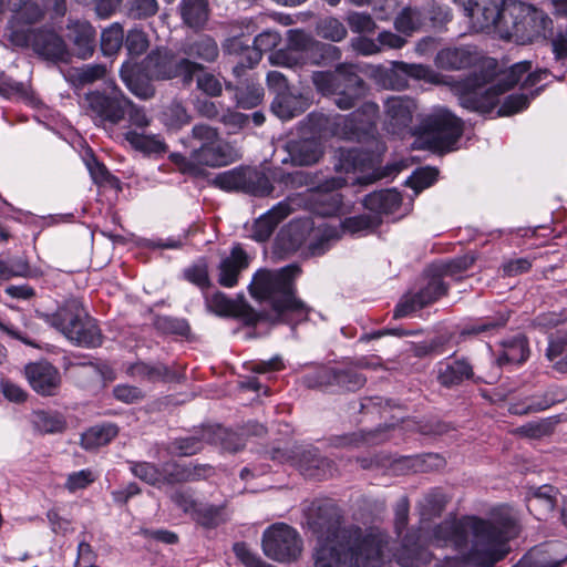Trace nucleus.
I'll list each match as a JSON object with an SVG mask.
<instances>
[{
  "instance_id": "1",
  "label": "nucleus",
  "mask_w": 567,
  "mask_h": 567,
  "mask_svg": "<svg viewBox=\"0 0 567 567\" xmlns=\"http://www.w3.org/2000/svg\"><path fill=\"white\" fill-rule=\"evenodd\" d=\"M520 532L517 511L508 505L494 508L488 519L463 516L433 528L432 544L453 547L477 567H493L507 551V543Z\"/></svg>"
},
{
  "instance_id": "2",
  "label": "nucleus",
  "mask_w": 567,
  "mask_h": 567,
  "mask_svg": "<svg viewBox=\"0 0 567 567\" xmlns=\"http://www.w3.org/2000/svg\"><path fill=\"white\" fill-rule=\"evenodd\" d=\"M308 524L318 538L315 567H381L385 536L363 533L358 527L341 528V513L331 502L313 504Z\"/></svg>"
},
{
  "instance_id": "3",
  "label": "nucleus",
  "mask_w": 567,
  "mask_h": 567,
  "mask_svg": "<svg viewBox=\"0 0 567 567\" xmlns=\"http://www.w3.org/2000/svg\"><path fill=\"white\" fill-rule=\"evenodd\" d=\"M297 265H288L278 270H258L249 285L250 295L258 300H266L280 317L287 321L292 315L297 321L308 318V306L296 297L295 279L299 276Z\"/></svg>"
},
{
  "instance_id": "4",
  "label": "nucleus",
  "mask_w": 567,
  "mask_h": 567,
  "mask_svg": "<svg viewBox=\"0 0 567 567\" xmlns=\"http://www.w3.org/2000/svg\"><path fill=\"white\" fill-rule=\"evenodd\" d=\"M530 69V61L518 62L512 65L497 83L488 86H486L485 80L475 73L455 82L452 90L458 96L460 104L464 109L486 114L497 104L498 95L514 86Z\"/></svg>"
},
{
  "instance_id": "5",
  "label": "nucleus",
  "mask_w": 567,
  "mask_h": 567,
  "mask_svg": "<svg viewBox=\"0 0 567 567\" xmlns=\"http://www.w3.org/2000/svg\"><path fill=\"white\" fill-rule=\"evenodd\" d=\"M311 78L317 91L332 96L334 105L343 111L355 107L365 95L364 81L352 64L340 63L334 71H317Z\"/></svg>"
},
{
  "instance_id": "6",
  "label": "nucleus",
  "mask_w": 567,
  "mask_h": 567,
  "mask_svg": "<svg viewBox=\"0 0 567 567\" xmlns=\"http://www.w3.org/2000/svg\"><path fill=\"white\" fill-rule=\"evenodd\" d=\"M45 321L76 346L95 348L102 344L96 321L85 312L78 299L65 300L54 313L45 316Z\"/></svg>"
},
{
  "instance_id": "7",
  "label": "nucleus",
  "mask_w": 567,
  "mask_h": 567,
  "mask_svg": "<svg viewBox=\"0 0 567 567\" xmlns=\"http://www.w3.org/2000/svg\"><path fill=\"white\" fill-rule=\"evenodd\" d=\"M462 133V121L446 109L435 110L424 116L412 131L417 147L441 152L452 151Z\"/></svg>"
},
{
  "instance_id": "8",
  "label": "nucleus",
  "mask_w": 567,
  "mask_h": 567,
  "mask_svg": "<svg viewBox=\"0 0 567 567\" xmlns=\"http://www.w3.org/2000/svg\"><path fill=\"white\" fill-rule=\"evenodd\" d=\"M502 38L530 43L545 39L553 21L543 11L524 3H509L503 18Z\"/></svg>"
},
{
  "instance_id": "9",
  "label": "nucleus",
  "mask_w": 567,
  "mask_h": 567,
  "mask_svg": "<svg viewBox=\"0 0 567 567\" xmlns=\"http://www.w3.org/2000/svg\"><path fill=\"white\" fill-rule=\"evenodd\" d=\"M85 112L95 125L115 127L126 118L130 97L111 82L104 90L90 91L84 96Z\"/></svg>"
},
{
  "instance_id": "10",
  "label": "nucleus",
  "mask_w": 567,
  "mask_h": 567,
  "mask_svg": "<svg viewBox=\"0 0 567 567\" xmlns=\"http://www.w3.org/2000/svg\"><path fill=\"white\" fill-rule=\"evenodd\" d=\"M192 138L198 143L192 151L198 171L200 166L219 167L234 162V150L220 137L217 128L196 124L192 128Z\"/></svg>"
},
{
  "instance_id": "11",
  "label": "nucleus",
  "mask_w": 567,
  "mask_h": 567,
  "mask_svg": "<svg viewBox=\"0 0 567 567\" xmlns=\"http://www.w3.org/2000/svg\"><path fill=\"white\" fill-rule=\"evenodd\" d=\"M378 116L379 105L371 101L364 102L348 115H334L331 132L340 138L360 142L374 135Z\"/></svg>"
},
{
  "instance_id": "12",
  "label": "nucleus",
  "mask_w": 567,
  "mask_h": 567,
  "mask_svg": "<svg viewBox=\"0 0 567 567\" xmlns=\"http://www.w3.org/2000/svg\"><path fill=\"white\" fill-rule=\"evenodd\" d=\"M264 554L276 561L296 560L302 551V540L296 529L284 523L268 527L261 539Z\"/></svg>"
},
{
  "instance_id": "13",
  "label": "nucleus",
  "mask_w": 567,
  "mask_h": 567,
  "mask_svg": "<svg viewBox=\"0 0 567 567\" xmlns=\"http://www.w3.org/2000/svg\"><path fill=\"white\" fill-rule=\"evenodd\" d=\"M143 65L148 79L168 80L181 75L186 83H190L194 75L203 71L202 63L189 59L175 60L168 52L159 50L151 52Z\"/></svg>"
},
{
  "instance_id": "14",
  "label": "nucleus",
  "mask_w": 567,
  "mask_h": 567,
  "mask_svg": "<svg viewBox=\"0 0 567 567\" xmlns=\"http://www.w3.org/2000/svg\"><path fill=\"white\" fill-rule=\"evenodd\" d=\"M462 7L476 32L495 30L502 37L503 18L509 3L504 0H452Z\"/></svg>"
},
{
  "instance_id": "15",
  "label": "nucleus",
  "mask_w": 567,
  "mask_h": 567,
  "mask_svg": "<svg viewBox=\"0 0 567 567\" xmlns=\"http://www.w3.org/2000/svg\"><path fill=\"white\" fill-rule=\"evenodd\" d=\"M11 41L17 45H31L35 53L50 61H68L70 53L63 39L49 30L13 31Z\"/></svg>"
},
{
  "instance_id": "16",
  "label": "nucleus",
  "mask_w": 567,
  "mask_h": 567,
  "mask_svg": "<svg viewBox=\"0 0 567 567\" xmlns=\"http://www.w3.org/2000/svg\"><path fill=\"white\" fill-rule=\"evenodd\" d=\"M449 286L444 280L434 271L429 276L425 281L417 288L405 293L401 301L394 309V318H403L410 313L420 310L435 301L442 296L446 295Z\"/></svg>"
},
{
  "instance_id": "17",
  "label": "nucleus",
  "mask_w": 567,
  "mask_h": 567,
  "mask_svg": "<svg viewBox=\"0 0 567 567\" xmlns=\"http://www.w3.org/2000/svg\"><path fill=\"white\" fill-rule=\"evenodd\" d=\"M415 102L406 96H390L384 102L385 127L392 134H401L410 127Z\"/></svg>"
},
{
  "instance_id": "18",
  "label": "nucleus",
  "mask_w": 567,
  "mask_h": 567,
  "mask_svg": "<svg viewBox=\"0 0 567 567\" xmlns=\"http://www.w3.org/2000/svg\"><path fill=\"white\" fill-rule=\"evenodd\" d=\"M295 457L300 472L307 477L323 480L331 477L336 471L333 461L322 456L315 447L298 449Z\"/></svg>"
},
{
  "instance_id": "19",
  "label": "nucleus",
  "mask_w": 567,
  "mask_h": 567,
  "mask_svg": "<svg viewBox=\"0 0 567 567\" xmlns=\"http://www.w3.org/2000/svg\"><path fill=\"white\" fill-rule=\"evenodd\" d=\"M206 307L217 316L241 318L248 324H255L258 320L257 313L248 305L229 299L220 291L206 297Z\"/></svg>"
},
{
  "instance_id": "20",
  "label": "nucleus",
  "mask_w": 567,
  "mask_h": 567,
  "mask_svg": "<svg viewBox=\"0 0 567 567\" xmlns=\"http://www.w3.org/2000/svg\"><path fill=\"white\" fill-rule=\"evenodd\" d=\"M179 52L194 62L214 63L219 56V47L217 41L209 34H198L187 38L183 41ZM205 66H203V71Z\"/></svg>"
},
{
  "instance_id": "21",
  "label": "nucleus",
  "mask_w": 567,
  "mask_h": 567,
  "mask_svg": "<svg viewBox=\"0 0 567 567\" xmlns=\"http://www.w3.org/2000/svg\"><path fill=\"white\" fill-rule=\"evenodd\" d=\"M25 377L32 389L42 395H54L61 382L59 371L47 361L28 364Z\"/></svg>"
},
{
  "instance_id": "22",
  "label": "nucleus",
  "mask_w": 567,
  "mask_h": 567,
  "mask_svg": "<svg viewBox=\"0 0 567 567\" xmlns=\"http://www.w3.org/2000/svg\"><path fill=\"white\" fill-rule=\"evenodd\" d=\"M346 184L342 177H331L318 186V192L313 195V212L320 216H333L341 209V196L334 190Z\"/></svg>"
},
{
  "instance_id": "23",
  "label": "nucleus",
  "mask_w": 567,
  "mask_h": 567,
  "mask_svg": "<svg viewBox=\"0 0 567 567\" xmlns=\"http://www.w3.org/2000/svg\"><path fill=\"white\" fill-rule=\"evenodd\" d=\"M480 60L477 50L470 45L449 47L440 50L434 59L439 69L461 71L476 64Z\"/></svg>"
},
{
  "instance_id": "24",
  "label": "nucleus",
  "mask_w": 567,
  "mask_h": 567,
  "mask_svg": "<svg viewBox=\"0 0 567 567\" xmlns=\"http://www.w3.org/2000/svg\"><path fill=\"white\" fill-rule=\"evenodd\" d=\"M96 31L87 21H70L68 39L73 44L74 54L80 59H89L95 50Z\"/></svg>"
},
{
  "instance_id": "25",
  "label": "nucleus",
  "mask_w": 567,
  "mask_h": 567,
  "mask_svg": "<svg viewBox=\"0 0 567 567\" xmlns=\"http://www.w3.org/2000/svg\"><path fill=\"white\" fill-rule=\"evenodd\" d=\"M474 378L473 365L466 358L441 361L436 365V379L444 388L460 385Z\"/></svg>"
},
{
  "instance_id": "26",
  "label": "nucleus",
  "mask_w": 567,
  "mask_h": 567,
  "mask_svg": "<svg viewBox=\"0 0 567 567\" xmlns=\"http://www.w3.org/2000/svg\"><path fill=\"white\" fill-rule=\"evenodd\" d=\"M249 265L248 256L240 246L233 247L229 256L219 264L218 284L226 288L237 285L240 272Z\"/></svg>"
},
{
  "instance_id": "27",
  "label": "nucleus",
  "mask_w": 567,
  "mask_h": 567,
  "mask_svg": "<svg viewBox=\"0 0 567 567\" xmlns=\"http://www.w3.org/2000/svg\"><path fill=\"white\" fill-rule=\"evenodd\" d=\"M558 491L551 485L529 489L526 496L527 509L539 520L546 519L557 504Z\"/></svg>"
},
{
  "instance_id": "28",
  "label": "nucleus",
  "mask_w": 567,
  "mask_h": 567,
  "mask_svg": "<svg viewBox=\"0 0 567 567\" xmlns=\"http://www.w3.org/2000/svg\"><path fill=\"white\" fill-rule=\"evenodd\" d=\"M281 41V37L276 31H264L259 33L255 40L254 45L247 49V62H241L234 66V73L240 76L246 69H251L261 60L262 53L272 50Z\"/></svg>"
},
{
  "instance_id": "29",
  "label": "nucleus",
  "mask_w": 567,
  "mask_h": 567,
  "mask_svg": "<svg viewBox=\"0 0 567 567\" xmlns=\"http://www.w3.org/2000/svg\"><path fill=\"white\" fill-rule=\"evenodd\" d=\"M394 557L402 567H421L431 561L432 555L412 535H406Z\"/></svg>"
},
{
  "instance_id": "30",
  "label": "nucleus",
  "mask_w": 567,
  "mask_h": 567,
  "mask_svg": "<svg viewBox=\"0 0 567 567\" xmlns=\"http://www.w3.org/2000/svg\"><path fill=\"white\" fill-rule=\"evenodd\" d=\"M290 213L291 207L288 203L281 202L277 204L255 221L251 237L257 241H266L272 235L278 224L288 217Z\"/></svg>"
},
{
  "instance_id": "31",
  "label": "nucleus",
  "mask_w": 567,
  "mask_h": 567,
  "mask_svg": "<svg viewBox=\"0 0 567 567\" xmlns=\"http://www.w3.org/2000/svg\"><path fill=\"white\" fill-rule=\"evenodd\" d=\"M213 472L206 464H167L163 470V483L175 484L193 482L208 477Z\"/></svg>"
},
{
  "instance_id": "32",
  "label": "nucleus",
  "mask_w": 567,
  "mask_h": 567,
  "mask_svg": "<svg viewBox=\"0 0 567 567\" xmlns=\"http://www.w3.org/2000/svg\"><path fill=\"white\" fill-rule=\"evenodd\" d=\"M287 151L291 163L297 166L316 164L323 154L320 143L311 138L290 141Z\"/></svg>"
},
{
  "instance_id": "33",
  "label": "nucleus",
  "mask_w": 567,
  "mask_h": 567,
  "mask_svg": "<svg viewBox=\"0 0 567 567\" xmlns=\"http://www.w3.org/2000/svg\"><path fill=\"white\" fill-rule=\"evenodd\" d=\"M567 393L559 386L548 388L542 395H534L527 405H512L509 412L513 414H527L549 409L556 403L565 401Z\"/></svg>"
},
{
  "instance_id": "34",
  "label": "nucleus",
  "mask_w": 567,
  "mask_h": 567,
  "mask_svg": "<svg viewBox=\"0 0 567 567\" xmlns=\"http://www.w3.org/2000/svg\"><path fill=\"white\" fill-rule=\"evenodd\" d=\"M551 368L559 373H567V327L557 330L548 337L545 351Z\"/></svg>"
},
{
  "instance_id": "35",
  "label": "nucleus",
  "mask_w": 567,
  "mask_h": 567,
  "mask_svg": "<svg viewBox=\"0 0 567 567\" xmlns=\"http://www.w3.org/2000/svg\"><path fill=\"white\" fill-rule=\"evenodd\" d=\"M120 78L135 96L142 100H148L154 96L155 90L153 85L140 76L136 66L132 62L126 61L122 64Z\"/></svg>"
},
{
  "instance_id": "36",
  "label": "nucleus",
  "mask_w": 567,
  "mask_h": 567,
  "mask_svg": "<svg viewBox=\"0 0 567 567\" xmlns=\"http://www.w3.org/2000/svg\"><path fill=\"white\" fill-rule=\"evenodd\" d=\"M402 203V197L395 189H383L374 192L364 197V206L378 214L394 213Z\"/></svg>"
},
{
  "instance_id": "37",
  "label": "nucleus",
  "mask_w": 567,
  "mask_h": 567,
  "mask_svg": "<svg viewBox=\"0 0 567 567\" xmlns=\"http://www.w3.org/2000/svg\"><path fill=\"white\" fill-rule=\"evenodd\" d=\"M124 138L135 151L146 155L162 154L167 151V145L159 135H146L136 130H127Z\"/></svg>"
},
{
  "instance_id": "38",
  "label": "nucleus",
  "mask_w": 567,
  "mask_h": 567,
  "mask_svg": "<svg viewBox=\"0 0 567 567\" xmlns=\"http://www.w3.org/2000/svg\"><path fill=\"white\" fill-rule=\"evenodd\" d=\"M117 433L118 427L113 423L96 424L81 435V446L85 450L97 449L109 444Z\"/></svg>"
},
{
  "instance_id": "39",
  "label": "nucleus",
  "mask_w": 567,
  "mask_h": 567,
  "mask_svg": "<svg viewBox=\"0 0 567 567\" xmlns=\"http://www.w3.org/2000/svg\"><path fill=\"white\" fill-rule=\"evenodd\" d=\"M529 357L527 339L524 336H516L511 340L503 342V352L498 355L496 362L499 367L509 363L520 364Z\"/></svg>"
},
{
  "instance_id": "40",
  "label": "nucleus",
  "mask_w": 567,
  "mask_h": 567,
  "mask_svg": "<svg viewBox=\"0 0 567 567\" xmlns=\"http://www.w3.org/2000/svg\"><path fill=\"white\" fill-rule=\"evenodd\" d=\"M179 10L184 23L193 29L203 28L208 19L206 0H182Z\"/></svg>"
},
{
  "instance_id": "41",
  "label": "nucleus",
  "mask_w": 567,
  "mask_h": 567,
  "mask_svg": "<svg viewBox=\"0 0 567 567\" xmlns=\"http://www.w3.org/2000/svg\"><path fill=\"white\" fill-rule=\"evenodd\" d=\"M271 111L279 118L287 121L300 115L305 111V101L301 96L285 93L278 94L271 103Z\"/></svg>"
},
{
  "instance_id": "42",
  "label": "nucleus",
  "mask_w": 567,
  "mask_h": 567,
  "mask_svg": "<svg viewBox=\"0 0 567 567\" xmlns=\"http://www.w3.org/2000/svg\"><path fill=\"white\" fill-rule=\"evenodd\" d=\"M371 162V155L360 148L340 150L334 168L337 172L344 173L363 171L370 166Z\"/></svg>"
},
{
  "instance_id": "43",
  "label": "nucleus",
  "mask_w": 567,
  "mask_h": 567,
  "mask_svg": "<svg viewBox=\"0 0 567 567\" xmlns=\"http://www.w3.org/2000/svg\"><path fill=\"white\" fill-rule=\"evenodd\" d=\"M126 372L134 378L147 380L151 382L156 381H172L175 379V373L171 372L163 364L150 365L145 362H136L127 367Z\"/></svg>"
},
{
  "instance_id": "44",
  "label": "nucleus",
  "mask_w": 567,
  "mask_h": 567,
  "mask_svg": "<svg viewBox=\"0 0 567 567\" xmlns=\"http://www.w3.org/2000/svg\"><path fill=\"white\" fill-rule=\"evenodd\" d=\"M425 24V16L417 8L406 7L394 19V28L398 32L410 37L421 30Z\"/></svg>"
},
{
  "instance_id": "45",
  "label": "nucleus",
  "mask_w": 567,
  "mask_h": 567,
  "mask_svg": "<svg viewBox=\"0 0 567 567\" xmlns=\"http://www.w3.org/2000/svg\"><path fill=\"white\" fill-rule=\"evenodd\" d=\"M106 75V66L104 64H85L74 68L69 73V80L75 87L91 85Z\"/></svg>"
},
{
  "instance_id": "46",
  "label": "nucleus",
  "mask_w": 567,
  "mask_h": 567,
  "mask_svg": "<svg viewBox=\"0 0 567 567\" xmlns=\"http://www.w3.org/2000/svg\"><path fill=\"white\" fill-rule=\"evenodd\" d=\"M447 503L446 495L441 489H432L426 493L417 504L421 516L424 519H430L439 516Z\"/></svg>"
},
{
  "instance_id": "47",
  "label": "nucleus",
  "mask_w": 567,
  "mask_h": 567,
  "mask_svg": "<svg viewBox=\"0 0 567 567\" xmlns=\"http://www.w3.org/2000/svg\"><path fill=\"white\" fill-rule=\"evenodd\" d=\"M124 42V30L118 22L112 23L101 33V50L104 55L116 54Z\"/></svg>"
},
{
  "instance_id": "48",
  "label": "nucleus",
  "mask_w": 567,
  "mask_h": 567,
  "mask_svg": "<svg viewBox=\"0 0 567 567\" xmlns=\"http://www.w3.org/2000/svg\"><path fill=\"white\" fill-rule=\"evenodd\" d=\"M214 184L227 192L241 190L246 193V167H236L219 173L215 177Z\"/></svg>"
},
{
  "instance_id": "49",
  "label": "nucleus",
  "mask_w": 567,
  "mask_h": 567,
  "mask_svg": "<svg viewBox=\"0 0 567 567\" xmlns=\"http://www.w3.org/2000/svg\"><path fill=\"white\" fill-rule=\"evenodd\" d=\"M274 190L269 177L261 171L246 167V193L254 196H266Z\"/></svg>"
},
{
  "instance_id": "50",
  "label": "nucleus",
  "mask_w": 567,
  "mask_h": 567,
  "mask_svg": "<svg viewBox=\"0 0 567 567\" xmlns=\"http://www.w3.org/2000/svg\"><path fill=\"white\" fill-rule=\"evenodd\" d=\"M32 423L38 431L50 434L63 432L66 426L62 415L45 411L35 412Z\"/></svg>"
},
{
  "instance_id": "51",
  "label": "nucleus",
  "mask_w": 567,
  "mask_h": 567,
  "mask_svg": "<svg viewBox=\"0 0 567 567\" xmlns=\"http://www.w3.org/2000/svg\"><path fill=\"white\" fill-rule=\"evenodd\" d=\"M394 68L416 80H425L431 83H445L444 76L434 72L430 66L406 62H394Z\"/></svg>"
},
{
  "instance_id": "52",
  "label": "nucleus",
  "mask_w": 567,
  "mask_h": 567,
  "mask_svg": "<svg viewBox=\"0 0 567 567\" xmlns=\"http://www.w3.org/2000/svg\"><path fill=\"white\" fill-rule=\"evenodd\" d=\"M566 561L564 558H551L546 551L532 549L524 555L513 567H561Z\"/></svg>"
},
{
  "instance_id": "53",
  "label": "nucleus",
  "mask_w": 567,
  "mask_h": 567,
  "mask_svg": "<svg viewBox=\"0 0 567 567\" xmlns=\"http://www.w3.org/2000/svg\"><path fill=\"white\" fill-rule=\"evenodd\" d=\"M316 32L319 37L322 39L332 41V42H340L342 41L347 34L348 31L343 23L339 21L337 18L328 17L323 18L318 21L316 25Z\"/></svg>"
},
{
  "instance_id": "54",
  "label": "nucleus",
  "mask_w": 567,
  "mask_h": 567,
  "mask_svg": "<svg viewBox=\"0 0 567 567\" xmlns=\"http://www.w3.org/2000/svg\"><path fill=\"white\" fill-rule=\"evenodd\" d=\"M126 16L133 20H147L155 17L159 10L157 0H127Z\"/></svg>"
},
{
  "instance_id": "55",
  "label": "nucleus",
  "mask_w": 567,
  "mask_h": 567,
  "mask_svg": "<svg viewBox=\"0 0 567 567\" xmlns=\"http://www.w3.org/2000/svg\"><path fill=\"white\" fill-rule=\"evenodd\" d=\"M334 385L346 391H357L361 389L367 382L365 377L351 367L334 368Z\"/></svg>"
},
{
  "instance_id": "56",
  "label": "nucleus",
  "mask_w": 567,
  "mask_h": 567,
  "mask_svg": "<svg viewBox=\"0 0 567 567\" xmlns=\"http://www.w3.org/2000/svg\"><path fill=\"white\" fill-rule=\"evenodd\" d=\"M194 518L206 527H214L226 520L224 506L199 504Z\"/></svg>"
},
{
  "instance_id": "57",
  "label": "nucleus",
  "mask_w": 567,
  "mask_h": 567,
  "mask_svg": "<svg viewBox=\"0 0 567 567\" xmlns=\"http://www.w3.org/2000/svg\"><path fill=\"white\" fill-rule=\"evenodd\" d=\"M334 381V368H320L313 373H309L302 378V383L309 389H328L336 386Z\"/></svg>"
},
{
  "instance_id": "58",
  "label": "nucleus",
  "mask_w": 567,
  "mask_h": 567,
  "mask_svg": "<svg viewBox=\"0 0 567 567\" xmlns=\"http://www.w3.org/2000/svg\"><path fill=\"white\" fill-rule=\"evenodd\" d=\"M378 431L367 433H350L337 437L334 440V445L337 447H359L363 444H378L383 441V439H378Z\"/></svg>"
},
{
  "instance_id": "59",
  "label": "nucleus",
  "mask_w": 567,
  "mask_h": 567,
  "mask_svg": "<svg viewBox=\"0 0 567 567\" xmlns=\"http://www.w3.org/2000/svg\"><path fill=\"white\" fill-rule=\"evenodd\" d=\"M475 261L474 256L465 255L449 262L439 265L434 271L443 279L444 277H456L466 271Z\"/></svg>"
},
{
  "instance_id": "60",
  "label": "nucleus",
  "mask_w": 567,
  "mask_h": 567,
  "mask_svg": "<svg viewBox=\"0 0 567 567\" xmlns=\"http://www.w3.org/2000/svg\"><path fill=\"white\" fill-rule=\"evenodd\" d=\"M150 42L147 34L141 29H131L125 37V48L131 56H140L146 52Z\"/></svg>"
},
{
  "instance_id": "61",
  "label": "nucleus",
  "mask_w": 567,
  "mask_h": 567,
  "mask_svg": "<svg viewBox=\"0 0 567 567\" xmlns=\"http://www.w3.org/2000/svg\"><path fill=\"white\" fill-rule=\"evenodd\" d=\"M341 225L344 231L357 234L374 229L379 225V220L371 215H360L346 218Z\"/></svg>"
},
{
  "instance_id": "62",
  "label": "nucleus",
  "mask_w": 567,
  "mask_h": 567,
  "mask_svg": "<svg viewBox=\"0 0 567 567\" xmlns=\"http://www.w3.org/2000/svg\"><path fill=\"white\" fill-rule=\"evenodd\" d=\"M347 22L354 33H373L377 29V23L365 12H350L347 16Z\"/></svg>"
},
{
  "instance_id": "63",
  "label": "nucleus",
  "mask_w": 567,
  "mask_h": 567,
  "mask_svg": "<svg viewBox=\"0 0 567 567\" xmlns=\"http://www.w3.org/2000/svg\"><path fill=\"white\" fill-rule=\"evenodd\" d=\"M132 473L140 480L151 485H158L163 483V473L159 470L147 462L134 463L131 467Z\"/></svg>"
},
{
  "instance_id": "64",
  "label": "nucleus",
  "mask_w": 567,
  "mask_h": 567,
  "mask_svg": "<svg viewBox=\"0 0 567 567\" xmlns=\"http://www.w3.org/2000/svg\"><path fill=\"white\" fill-rule=\"evenodd\" d=\"M429 19L434 29H443L452 21L453 13L450 7L439 3H432L427 10L425 19Z\"/></svg>"
}]
</instances>
